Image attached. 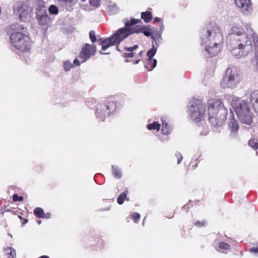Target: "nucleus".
I'll return each mask as SVG.
<instances>
[{"instance_id":"35","label":"nucleus","mask_w":258,"mask_h":258,"mask_svg":"<svg viewBox=\"0 0 258 258\" xmlns=\"http://www.w3.org/2000/svg\"><path fill=\"white\" fill-rule=\"evenodd\" d=\"M80 62H79V60L77 59V58H76L74 60V63L73 64V65L75 67L76 66H80Z\"/></svg>"},{"instance_id":"47","label":"nucleus","mask_w":258,"mask_h":258,"mask_svg":"<svg viewBox=\"0 0 258 258\" xmlns=\"http://www.w3.org/2000/svg\"><path fill=\"white\" fill-rule=\"evenodd\" d=\"M27 222V220H25L24 222V223H26Z\"/></svg>"},{"instance_id":"41","label":"nucleus","mask_w":258,"mask_h":258,"mask_svg":"<svg viewBox=\"0 0 258 258\" xmlns=\"http://www.w3.org/2000/svg\"><path fill=\"white\" fill-rule=\"evenodd\" d=\"M44 218H50V214H47V215H44Z\"/></svg>"},{"instance_id":"19","label":"nucleus","mask_w":258,"mask_h":258,"mask_svg":"<svg viewBox=\"0 0 258 258\" xmlns=\"http://www.w3.org/2000/svg\"><path fill=\"white\" fill-rule=\"evenodd\" d=\"M161 131L162 133L164 135H169L171 132V127H170V125H169L167 122L163 121Z\"/></svg>"},{"instance_id":"10","label":"nucleus","mask_w":258,"mask_h":258,"mask_svg":"<svg viewBox=\"0 0 258 258\" xmlns=\"http://www.w3.org/2000/svg\"><path fill=\"white\" fill-rule=\"evenodd\" d=\"M96 51L95 45L86 43L82 48V50L79 54V58L82 59V63L85 62L91 56L94 55Z\"/></svg>"},{"instance_id":"23","label":"nucleus","mask_w":258,"mask_h":258,"mask_svg":"<svg viewBox=\"0 0 258 258\" xmlns=\"http://www.w3.org/2000/svg\"><path fill=\"white\" fill-rule=\"evenodd\" d=\"M34 214L38 218L44 217V213L42 209L40 208H36L34 210Z\"/></svg>"},{"instance_id":"4","label":"nucleus","mask_w":258,"mask_h":258,"mask_svg":"<svg viewBox=\"0 0 258 258\" xmlns=\"http://www.w3.org/2000/svg\"><path fill=\"white\" fill-rule=\"evenodd\" d=\"M208 110L209 121L212 125L218 127L224 122L228 111L220 99H209L208 101Z\"/></svg>"},{"instance_id":"31","label":"nucleus","mask_w":258,"mask_h":258,"mask_svg":"<svg viewBox=\"0 0 258 258\" xmlns=\"http://www.w3.org/2000/svg\"><path fill=\"white\" fill-rule=\"evenodd\" d=\"M89 37L91 41L94 43L96 41V37L94 32L90 31L89 33Z\"/></svg>"},{"instance_id":"27","label":"nucleus","mask_w":258,"mask_h":258,"mask_svg":"<svg viewBox=\"0 0 258 258\" xmlns=\"http://www.w3.org/2000/svg\"><path fill=\"white\" fill-rule=\"evenodd\" d=\"M63 67L66 71H69L71 70V68L74 67L73 64H72L70 61L68 60L64 62Z\"/></svg>"},{"instance_id":"36","label":"nucleus","mask_w":258,"mask_h":258,"mask_svg":"<svg viewBox=\"0 0 258 258\" xmlns=\"http://www.w3.org/2000/svg\"><path fill=\"white\" fill-rule=\"evenodd\" d=\"M250 252L258 253V247H252L250 249Z\"/></svg>"},{"instance_id":"13","label":"nucleus","mask_w":258,"mask_h":258,"mask_svg":"<svg viewBox=\"0 0 258 258\" xmlns=\"http://www.w3.org/2000/svg\"><path fill=\"white\" fill-rule=\"evenodd\" d=\"M36 15L39 24L41 25H46L50 21V18L47 14L46 10L36 12Z\"/></svg>"},{"instance_id":"49","label":"nucleus","mask_w":258,"mask_h":258,"mask_svg":"<svg viewBox=\"0 0 258 258\" xmlns=\"http://www.w3.org/2000/svg\"><path fill=\"white\" fill-rule=\"evenodd\" d=\"M82 2H85L86 1V0H81Z\"/></svg>"},{"instance_id":"7","label":"nucleus","mask_w":258,"mask_h":258,"mask_svg":"<svg viewBox=\"0 0 258 258\" xmlns=\"http://www.w3.org/2000/svg\"><path fill=\"white\" fill-rule=\"evenodd\" d=\"M241 80V76L235 67L228 68L225 76L222 79L220 85L223 88H235Z\"/></svg>"},{"instance_id":"45","label":"nucleus","mask_w":258,"mask_h":258,"mask_svg":"<svg viewBox=\"0 0 258 258\" xmlns=\"http://www.w3.org/2000/svg\"><path fill=\"white\" fill-rule=\"evenodd\" d=\"M37 222L39 224H40L41 223V221L40 220H38Z\"/></svg>"},{"instance_id":"38","label":"nucleus","mask_w":258,"mask_h":258,"mask_svg":"<svg viewBox=\"0 0 258 258\" xmlns=\"http://www.w3.org/2000/svg\"><path fill=\"white\" fill-rule=\"evenodd\" d=\"M152 37V38L154 40H155L156 39H161V35H159L158 37H155V36H151Z\"/></svg>"},{"instance_id":"22","label":"nucleus","mask_w":258,"mask_h":258,"mask_svg":"<svg viewBox=\"0 0 258 258\" xmlns=\"http://www.w3.org/2000/svg\"><path fill=\"white\" fill-rule=\"evenodd\" d=\"M5 252L7 254L10 255V256L9 257V258L10 257H11V258H15L16 257V251L14 248H13L12 247H8L5 249Z\"/></svg>"},{"instance_id":"32","label":"nucleus","mask_w":258,"mask_h":258,"mask_svg":"<svg viewBox=\"0 0 258 258\" xmlns=\"http://www.w3.org/2000/svg\"><path fill=\"white\" fill-rule=\"evenodd\" d=\"M175 156L176 157L177 159V164H180L183 158L182 155L180 153L177 152L175 154Z\"/></svg>"},{"instance_id":"17","label":"nucleus","mask_w":258,"mask_h":258,"mask_svg":"<svg viewBox=\"0 0 258 258\" xmlns=\"http://www.w3.org/2000/svg\"><path fill=\"white\" fill-rule=\"evenodd\" d=\"M138 48V45H136L133 47H125V50L128 51V53H124L122 55L124 57H133L134 56V53L132 52L134 50Z\"/></svg>"},{"instance_id":"25","label":"nucleus","mask_w":258,"mask_h":258,"mask_svg":"<svg viewBox=\"0 0 258 258\" xmlns=\"http://www.w3.org/2000/svg\"><path fill=\"white\" fill-rule=\"evenodd\" d=\"M127 191L125 190L122 194H121L118 198H117V203L121 205L124 202V200L126 198Z\"/></svg>"},{"instance_id":"15","label":"nucleus","mask_w":258,"mask_h":258,"mask_svg":"<svg viewBox=\"0 0 258 258\" xmlns=\"http://www.w3.org/2000/svg\"><path fill=\"white\" fill-rule=\"evenodd\" d=\"M230 116L228 121V127L232 133H235L237 132L239 129V125L236 120L233 117V113L230 111Z\"/></svg>"},{"instance_id":"26","label":"nucleus","mask_w":258,"mask_h":258,"mask_svg":"<svg viewBox=\"0 0 258 258\" xmlns=\"http://www.w3.org/2000/svg\"><path fill=\"white\" fill-rule=\"evenodd\" d=\"M48 11L50 14L53 15H57L58 12L57 7L54 5L50 6L48 9Z\"/></svg>"},{"instance_id":"44","label":"nucleus","mask_w":258,"mask_h":258,"mask_svg":"<svg viewBox=\"0 0 258 258\" xmlns=\"http://www.w3.org/2000/svg\"><path fill=\"white\" fill-rule=\"evenodd\" d=\"M139 61H140V60H136V61H135V64H137V63H139Z\"/></svg>"},{"instance_id":"16","label":"nucleus","mask_w":258,"mask_h":258,"mask_svg":"<svg viewBox=\"0 0 258 258\" xmlns=\"http://www.w3.org/2000/svg\"><path fill=\"white\" fill-rule=\"evenodd\" d=\"M157 51V48L155 47L154 45H153L152 48L149 50L147 52V56L148 58L147 60L148 64H150L151 62H153V65L152 69L150 70H152L157 64V60L156 59H152V57L155 54Z\"/></svg>"},{"instance_id":"1","label":"nucleus","mask_w":258,"mask_h":258,"mask_svg":"<svg viewBox=\"0 0 258 258\" xmlns=\"http://www.w3.org/2000/svg\"><path fill=\"white\" fill-rule=\"evenodd\" d=\"M252 43L256 61L255 68L258 72V36L249 24L245 26V31L238 26L232 28L228 46L233 56L237 58L246 56L252 50Z\"/></svg>"},{"instance_id":"2","label":"nucleus","mask_w":258,"mask_h":258,"mask_svg":"<svg viewBox=\"0 0 258 258\" xmlns=\"http://www.w3.org/2000/svg\"><path fill=\"white\" fill-rule=\"evenodd\" d=\"M140 22H141L140 19H131L130 20H125L124 27L119 29L111 36L102 41V50L100 53L109 54L110 52H104V51L108 47L113 45H116L117 50L119 51L118 45L120 43L134 33H143L146 36H151V32L149 28L150 26L146 27L136 25Z\"/></svg>"},{"instance_id":"28","label":"nucleus","mask_w":258,"mask_h":258,"mask_svg":"<svg viewBox=\"0 0 258 258\" xmlns=\"http://www.w3.org/2000/svg\"><path fill=\"white\" fill-rule=\"evenodd\" d=\"M219 247L222 250H227L229 249L230 246L227 243L221 242L219 244Z\"/></svg>"},{"instance_id":"42","label":"nucleus","mask_w":258,"mask_h":258,"mask_svg":"<svg viewBox=\"0 0 258 258\" xmlns=\"http://www.w3.org/2000/svg\"><path fill=\"white\" fill-rule=\"evenodd\" d=\"M39 258H49L48 256H46V255H43V256H42Z\"/></svg>"},{"instance_id":"14","label":"nucleus","mask_w":258,"mask_h":258,"mask_svg":"<svg viewBox=\"0 0 258 258\" xmlns=\"http://www.w3.org/2000/svg\"><path fill=\"white\" fill-rule=\"evenodd\" d=\"M249 101L255 111L256 114L258 115V91H255L252 92L249 96Z\"/></svg>"},{"instance_id":"33","label":"nucleus","mask_w":258,"mask_h":258,"mask_svg":"<svg viewBox=\"0 0 258 258\" xmlns=\"http://www.w3.org/2000/svg\"><path fill=\"white\" fill-rule=\"evenodd\" d=\"M13 199L14 201H22L23 200V198L22 197H19L17 194H15L13 195Z\"/></svg>"},{"instance_id":"9","label":"nucleus","mask_w":258,"mask_h":258,"mask_svg":"<svg viewBox=\"0 0 258 258\" xmlns=\"http://www.w3.org/2000/svg\"><path fill=\"white\" fill-rule=\"evenodd\" d=\"M13 11L21 20L24 21L30 15L31 9L23 2H17L14 5Z\"/></svg>"},{"instance_id":"18","label":"nucleus","mask_w":258,"mask_h":258,"mask_svg":"<svg viewBox=\"0 0 258 258\" xmlns=\"http://www.w3.org/2000/svg\"><path fill=\"white\" fill-rule=\"evenodd\" d=\"M35 4L37 5L36 12L43 11L46 10L45 3L43 0H34Z\"/></svg>"},{"instance_id":"46","label":"nucleus","mask_w":258,"mask_h":258,"mask_svg":"<svg viewBox=\"0 0 258 258\" xmlns=\"http://www.w3.org/2000/svg\"><path fill=\"white\" fill-rule=\"evenodd\" d=\"M142 53H143V51H141L139 53V55H142Z\"/></svg>"},{"instance_id":"24","label":"nucleus","mask_w":258,"mask_h":258,"mask_svg":"<svg viewBox=\"0 0 258 258\" xmlns=\"http://www.w3.org/2000/svg\"><path fill=\"white\" fill-rule=\"evenodd\" d=\"M112 174L114 176L117 178H120L121 177L120 171L116 167L112 166Z\"/></svg>"},{"instance_id":"37","label":"nucleus","mask_w":258,"mask_h":258,"mask_svg":"<svg viewBox=\"0 0 258 258\" xmlns=\"http://www.w3.org/2000/svg\"><path fill=\"white\" fill-rule=\"evenodd\" d=\"M205 223V222H203V221H202V222L197 221V222L195 223V224H196V226H197L201 227V226L204 225V223Z\"/></svg>"},{"instance_id":"5","label":"nucleus","mask_w":258,"mask_h":258,"mask_svg":"<svg viewBox=\"0 0 258 258\" xmlns=\"http://www.w3.org/2000/svg\"><path fill=\"white\" fill-rule=\"evenodd\" d=\"M227 99L234 109L241 123L250 125L252 122L253 114L248 103L245 100L240 101L234 96H228Z\"/></svg>"},{"instance_id":"12","label":"nucleus","mask_w":258,"mask_h":258,"mask_svg":"<svg viewBox=\"0 0 258 258\" xmlns=\"http://www.w3.org/2000/svg\"><path fill=\"white\" fill-rule=\"evenodd\" d=\"M115 109V104L113 102H109L105 106V110H104L103 112H102V110L101 109H97L96 114L97 115L101 118L102 116H106L108 115L110 112L113 111Z\"/></svg>"},{"instance_id":"34","label":"nucleus","mask_w":258,"mask_h":258,"mask_svg":"<svg viewBox=\"0 0 258 258\" xmlns=\"http://www.w3.org/2000/svg\"><path fill=\"white\" fill-rule=\"evenodd\" d=\"M132 217L135 220V222H137L136 220H139L140 219V215L138 213H134L132 215Z\"/></svg>"},{"instance_id":"20","label":"nucleus","mask_w":258,"mask_h":258,"mask_svg":"<svg viewBox=\"0 0 258 258\" xmlns=\"http://www.w3.org/2000/svg\"><path fill=\"white\" fill-rule=\"evenodd\" d=\"M141 17L145 22L149 23L152 18V14L149 11L142 12L141 14Z\"/></svg>"},{"instance_id":"8","label":"nucleus","mask_w":258,"mask_h":258,"mask_svg":"<svg viewBox=\"0 0 258 258\" xmlns=\"http://www.w3.org/2000/svg\"><path fill=\"white\" fill-rule=\"evenodd\" d=\"M206 105L201 101L197 100L190 103L189 117L195 122L201 121L204 117Z\"/></svg>"},{"instance_id":"40","label":"nucleus","mask_w":258,"mask_h":258,"mask_svg":"<svg viewBox=\"0 0 258 258\" xmlns=\"http://www.w3.org/2000/svg\"><path fill=\"white\" fill-rule=\"evenodd\" d=\"M164 30V25L163 24V23H161V27H160V31L162 32Z\"/></svg>"},{"instance_id":"30","label":"nucleus","mask_w":258,"mask_h":258,"mask_svg":"<svg viewBox=\"0 0 258 258\" xmlns=\"http://www.w3.org/2000/svg\"><path fill=\"white\" fill-rule=\"evenodd\" d=\"M100 0H89V3L91 5L98 7L100 5Z\"/></svg>"},{"instance_id":"43","label":"nucleus","mask_w":258,"mask_h":258,"mask_svg":"<svg viewBox=\"0 0 258 258\" xmlns=\"http://www.w3.org/2000/svg\"><path fill=\"white\" fill-rule=\"evenodd\" d=\"M148 66H151V69L149 70V71H151L150 70L152 69V66H153V62H151L150 64H148Z\"/></svg>"},{"instance_id":"21","label":"nucleus","mask_w":258,"mask_h":258,"mask_svg":"<svg viewBox=\"0 0 258 258\" xmlns=\"http://www.w3.org/2000/svg\"><path fill=\"white\" fill-rule=\"evenodd\" d=\"M147 128L149 130H156L158 132L160 128V124L158 122L154 121L151 124H148Z\"/></svg>"},{"instance_id":"48","label":"nucleus","mask_w":258,"mask_h":258,"mask_svg":"<svg viewBox=\"0 0 258 258\" xmlns=\"http://www.w3.org/2000/svg\"><path fill=\"white\" fill-rule=\"evenodd\" d=\"M145 221V219L143 220V224H144V222Z\"/></svg>"},{"instance_id":"29","label":"nucleus","mask_w":258,"mask_h":258,"mask_svg":"<svg viewBox=\"0 0 258 258\" xmlns=\"http://www.w3.org/2000/svg\"><path fill=\"white\" fill-rule=\"evenodd\" d=\"M108 10L112 14H114L117 12L118 8L116 5H112L108 6Z\"/></svg>"},{"instance_id":"3","label":"nucleus","mask_w":258,"mask_h":258,"mask_svg":"<svg viewBox=\"0 0 258 258\" xmlns=\"http://www.w3.org/2000/svg\"><path fill=\"white\" fill-rule=\"evenodd\" d=\"M201 39V46L210 55H216L220 52L223 39L219 27L211 26L203 29Z\"/></svg>"},{"instance_id":"6","label":"nucleus","mask_w":258,"mask_h":258,"mask_svg":"<svg viewBox=\"0 0 258 258\" xmlns=\"http://www.w3.org/2000/svg\"><path fill=\"white\" fill-rule=\"evenodd\" d=\"M16 30L17 31L13 32L11 35L12 45L21 51H28L31 47V40L25 33L26 28L22 25H18Z\"/></svg>"},{"instance_id":"39","label":"nucleus","mask_w":258,"mask_h":258,"mask_svg":"<svg viewBox=\"0 0 258 258\" xmlns=\"http://www.w3.org/2000/svg\"><path fill=\"white\" fill-rule=\"evenodd\" d=\"M154 21L156 22H160L161 21V20L160 18H158V17H156L155 19H154Z\"/></svg>"},{"instance_id":"11","label":"nucleus","mask_w":258,"mask_h":258,"mask_svg":"<svg viewBox=\"0 0 258 258\" xmlns=\"http://www.w3.org/2000/svg\"><path fill=\"white\" fill-rule=\"evenodd\" d=\"M236 6L240 9L242 13L245 15L249 14L252 11L250 0H234Z\"/></svg>"}]
</instances>
